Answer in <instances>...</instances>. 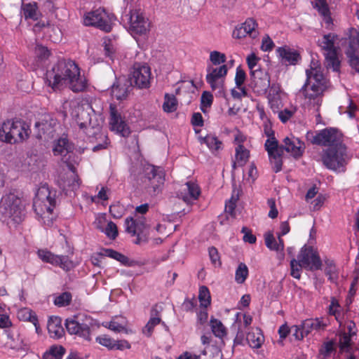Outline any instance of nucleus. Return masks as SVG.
Here are the masks:
<instances>
[{"instance_id": "54", "label": "nucleus", "mask_w": 359, "mask_h": 359, "mask_svg": "<svg viewBox=\"0 0 359 359\" xmlns=\"http://www.w3.org/2000/svg\"><path fill=\"white\" fill-rule=\"evenodd\" d=\"M208 254L212 264L215 266H220L222 265V262L220 260V257L218 252V250L215 247H210L208 248Z\"/></svg>"}, {"instance_id": "47", "label": "nucleus", "mask_w": 359, "mask_h": 359, "mask_svg": "<svg viewBox=\"0 0 359 359\" xmlns=\"http://www.w3.org/2000/svg\"><path fill=\"white\" fill-rule=\"evenodd\" d=\"M161 318L158 316H151L146 324L144 327L143 328V333L147 337H151L153 333L154 328L156 325H158L161 323Z\"/></svg>"}, {"instance_id": "56", "label": "nucleus", "mask_w": 359, "mask_h": 359, "mask_svg": "<svg viewBox=\"0 0 359 359\" xmlns=\"http://www.w3.org/2000/svg\"><path fill=\"white\" fill-rule=\"evenodd\" d=\"M35 54L39 60H45L48 58L50 55V52L47 47L41 45H37L35 48Z\"/></svg>"}, {"instance_id": "22", "label": "nucleus", "mask_w": 359, "mask_h": 359, "mask_svg": "<svg viewBox=\"0 0 359 359\" xmlns=\"http://www.w3.org/2000/svg\"><path fill=\"white\" fill-rule=\"evenodd\" d=\"M36 197L37 198L34 200L33 206L35 208V211L37 214H39V212H37L36 205L39 201L44 203L46 210L48 213H52L56 203L55 194L52 196L48 187H42V189H39L38 191Z\"/></svg>"}, {"instance_id": "49", "label": "nucleus", "mask_w": 359, "mask_h": 359, "mask_svg": "<svg viewBox=\"0 0 359 359\" xmlns=\"http://www.w3.org/2000/svg\"><path fill=\"white\" fill-rule=\"evenodd\" d=\"M335 351L334 342L333 341H328L324 342L319 349V354L322 355L324 358L330 356L331 353Z\"/></svg>"}, {"instance_id": "16", "label": "nucleus", "mask_w": 359, "mask_h": 359, "mask_svg": "<svg viewBox=\"0 0 359 359\" xmlns=\"http://www.w3.org/2000/svg\"><path fill=\"white\" fill-rule=\"evenodd\" d=\"M250 88L257 95H264L270 87V76L266 71L250 74Z\"/></svg>"}, {"instance_id": "63", "label": "nucleus", "mask_w": 359, "mask_h": 359, "mask_svg": "<svg viewBox=\"0 0 359 359\" xmlns=\"http://www.w3.org/2000/svg\"><path fill=\"white\" fill-rule=\"evenodd\" d=\"M274 47V43L269 35H266L262 41L261 49L263 51H271Z\"/></svg>"}, {"instance_id": "21", "label": "nucleus", "mask_w": 359, "mask_h": 359, "mask_svg": "<svg viewBox=\"0 0 359 359\" xmlns=\"http://www.w3.org/2000/svg\"><path fill=\"white\" fill-rule=\"evenodd\" d=\"M276 54L280 63L286 66L295 65L301 60L298 51L287 46L278 47L276 49Z\"/></svg>"}, {"instance_id": "58", "label": "nucleus", "mask_w": 359, "mask_h": 359, "mask_svg": "<svg viewBox=\"0 0 359 359\" xmlns=\"http://www.w3.org/2000/svg\"><path fill=\"white\" fill-rule=\"evenodd\" d=\"M264 240L266 246L271 250H274L276 248L277 241H276L272 232L269 231L264 234Z\"/></svg>"}, {"instance_id": "44", "label": "nucleus", "mask_w": 359, "mask_h": 359, "mask_svg": "<svg viewBox=\"0 0 359 359\" xmlns=\"http://www.w3.org/2000/svg\"><path fill=\"white\" fill-rule=\"evenodd\" d=\"M38 257L46 263L54 265L57 262L55 260L57 255L48 250L40 249L37 251Z\"/></svg>"}, {"instance_id": "46", "label": "nucleus", "mask_w": 359, "mask_h": 359, "mask_svg": "<svg viewBox=\"0 0 359 359\" xmlns=\"http://www.w3.org/2000/svg\"><path fill=\"white\" fill-rule=\"evenodd\" d=\"M55 266H60L65 271H69L73 267V263L67 255H57Z\"/></svg>"}, {"instance_id": "41", "label": "nucleus", "mask_w": 359, "mask_h": 359, "mask_svg": "<svg viewBox=\"0 0 359 359\" xmlns=\"http://www.w3.org/2000/svg\"><path fill=\"white\" fill-rule=\"evenodd\" d=\"M283 152H277L269 156L272 169L275 172H278L282 170L283 161L282 155Z\"/></svg>"}, {"instance_id": "35", "label": "nucleus", "mask_w": 359, "mask_h": 359, "mask_svg": "<svg viewBox=\"0 0 359 359\" xmlns=\"http://www.w3.org/2000/svg\"><path fill=\"white\" fill-rule=\"evenodd\" d=\"M96 228L101 232L105 233V235L110 239L114 240L118 236V229L114 222L110 221L107 223L106 228H103L99 224L96 225Z\"/></svg>"}, {"instance_id": "51", "label": "nucleus", "mask_w": 359, "mask_h": 359, "mask_svg": "<svg viewBox=\"0 0 359 359\" xmlns=\"http://www.w3.org/2000/svg\"><path fill=\"white\" fill-rule=\"evenodd\" d=\"M114 340L107 334H101L95 338V341L100 345L106 347L108 350L111 351L114 344Z\"/></svg>"}, {"instance_id": "8", "label": "nucleus", "mask_w": 359, "mask_h": 359, "mask_svg": "<svg viewBox=\"0 0 359 359\" xmlns=\"http://www.w3.org/2000/svg\"><path fill=\"white\" fill-rule=\"evenodd\" d=\"M27 131L28 126L25 122L8 120L3 123L0 128V140L11 144L22 142L28 137Z\"/></svg>"}, {"instance_id": "10", "label": "nucleus", "mask_w": 359, "mask_h": 359, "mask_svg": "<svg viewBox=\"0 0 359 359\" xmlns=\"http://www.w3.org/2000/svg\"><path fill=\"white\" fill-rule=\"evenodd\" d=\"M334 36L332 34H325L321 39H318V45L325 51L324 55L327 68L338 72L340 69V61L334 47Z\"/></svg>"}, {"instance_id": "12", "label": "nucleus", "mask_w": 359, "mask_h": 359, "mask_svg": "<svg viewBox=\"0 0 359 359\" xmlns=\"http://www.w3.org/2000/svg\"><path fill=\"white\" fill-rule=\"evenodd\" d=\"M57 121L50 115L44 117L35 123L36 137L44 142H48L53 139L56 135V126Z\"/></svg>"}, {"instance_id": "39", "label": "nucleus", "mask_w": 359, "mask_h": 359, "mask_svg": "<svg viewBox=\"0 0 359 359\" xmlns=\"http://www.w3.org/2000/svg\"><path fill=\"white\" fill-rule=\"evenodd\" d=\"M248 268L245 263L241 262L235 273V280L239 284L243 283L248 276Z\"/></svg>"}, {"instance_id": "50", "label": "nucleus", "mask_w": 359, "mask_h": 359, "mask_svg": "<svg viewBox=\"0 0 359 359\" xmlns=\"http://www.w3.org/2000/svg\"><path fill=\"white\" fill-rule=\"evenodd\" d=\"M302 267L304 266L301 264V262L298 259L297 260L294 258H292L290 261L291 276L294 278L300 279Z\"/></svg>"}, {"instance_id": "30", "label": "nucleus", "mask_w": 359, "mask_h": 359, "mask_svg": "<svg viewBox=\"0 0 359 359\" xmlns=\"http://www.w3.org/2000/svg\"><path fill=\"white\" fill-rule=\"evenodd\" d=\"M303 332H305V334L308 335L312 331H318L324 330L325 325L322 323L320 318L316 319H306L302 322Z\"/></svg>"}, {"instance_id": "38", "label": "nucleus", "mask_w": 359, "mask_h": 359, "mask_svg": "<svg viewBox=\"0 0 359 359\" xmlns=\"http://www.w3.org/2000/svg\"><path fill=\"white\" fill-rule=\"evenodd\" d=\"M250 156L249 151L243 144L236 148V158L239 165L243 166L248 161Z\"/></svg>"}, {"instance_id": "60", "label": "nucleus", "mask_w": 359, "mask_h": 359, "mask_svg": "<svg viewBox=\"0 0 359 359\" xmlns=\"http://www.w3.org/2000/svg\"><path fill=\"white\" fill-rule=\"evenodd\" d=\"M48 353L57 359H62L65 353V348L62 346H53Z\"/></svg>"}, {"instance_id": "13", "label": "nucleus", "mask_w": 359, "mask_h": 359, "mask_svg": "<svg viewBox=\"0 0 359 359\" xmlns=\"http://www.w3.org/2000/svg\"><path fill=\"white\" fill-rule=\"evenodd\" d=\"M91 321V318H87L86 322L81 323L79 317L74 316L66 319L65 327L69 334H76L87 341H90V326L92 325Z\"/></svg>"}, {"instance_id": "7", "label": "nucleus", "mask_w": 359, "mask_h": 359, "mask_svg": "<svg viewBox=\"0 0 359 359\" xmlns=\"http://www.w3.org/2000/svg\"><path fill=\"white\" fill-rule=\"evenodd\" d=\"M116 20L114 14L107 12L103 8H99L85 13L83 24L86 26L95 27L104 32H110Z\"/></svg>"}, {"instance_id": "33", "label": "nucleus", "mask_w": 359, "mask_h": 359, "mask_svg": "<svg viewBox=\"0 0 359 359\" xmlns=\"http://www.w3.org/2000/svg\"><path fill=\"white\" fill-rule=\"evenodd\" d=\"M210 327L212 333L215 337L220 339L223 338L226 334V328L219 320L211 318L210 321Z\"/></svg>"}, {"instance_id": "61", "label": "nucleus", "mask_w": 359, "mask_h": 359, "mask_svg": "<svg viewBox=\"0 0 359 359\" xmlns=\"http://www.w3.org/2000/svg\"><path fill=\"white\" fill-rule=\"evenodd\" d=\"M290 332H292V335L297 340H302L306 336L305 332H303L302 323L300 325H293L290 327Z\"/></svg>"}, {"instance_id": "37", "label": "nucleus", "mask_w": 359, "mask_h": 359, "mask_svg": "<svg viewBox=\"0 0 359 359\" xmlns=\"http://www.w3.org/2000/svg\"><path fill=\"white\" fill-rule=\"evenodd\" d=\"M18 318L20 320L29 321L32 323L36 327L38 324V318L32 310L22 309L18 312Z\"/></svg>"}, {"instance_id": "17", "label": "nucleus", "mask_w": 359, "mask_h": 359, "mask_svg": "<svg viewBox=\"0 0 359 359\" xmlns=\"http://www.w3.org/2000/svg\"><path fill=\"white\" fill-rule=\"evenodd\" d=\"M109 126L111 130L116 131L123 137H128L130 134V130L122 117L116 107L112 104L109 106Z\"/></svg>"}, {"instance_id": "6", "label": "nucleus", "mask_w": 359, "mask_h": 359, "mask_svg": "<svg viewBox=\"0 0 359 359\" xmlns=\"http://www.w3.org/2000/svg\"><path fill=\"white\" fill-rule=\"evenodd\" d=\"M306 138L312 144L323 147H332L344 144L343 135L337 128H325L316 132L308 131Z\"/></svg>"}, {"instance_id": "31", "label": "nucleus", "mask_w": 359, "mask_h": 359, "mask_svg": "<svg viewBox=\"0 0 359 359\" xmlns=\"http://www.w3.org/2000/svg\"><path fill=\"white\" fill-rule=\"evenodd\" d=\"M102 255L105 257H108L112 258L115 260H117L124 266H133L132 262L130 261V259H128V257H126V255H124L113 249H111V248L103 249V253Z\"/></svg>"}, {"instance_id": "62", "label": "nucleus", "mask_w": 359, "mask_h": 359, "mask_svg": "<svg viewBox=\"0 0 359 359\" xmlns=\"http://www.w3.org/2000/svg\"><path fill=\"white\" fill-rule=\"evenodd\" d=\"M241 233H244L243 239L245 242L250 244H253L256 242V236L252 233L251 231L248 227L243 226L241 229Z\"/></svg>"}, {"instance_id": "20", "label": "nucleus", "mask_w": 359, "mask_h": 359, "mask_svg": "<svg viewBox=\"0 0 359 359\" xmlns=\"http://www.w3.org/2000/svg\"><path fill=\"white\" fill-rule=\"evenodd\" d=\"M257 27V22L253 18H248L243 23L236 27L232 36L236 39H243L249 35L252 39H255L258 35Z\"/></svg>"}, {"instance_id": "40", "label": "nucleus", "mask_w": 359, "mask_h": 359, "mask_svg": "<svg viewBox=\"0 0 359 359\" xmlns=\"http://www.w3.org/2000/svg\"><path fill=\"white\" fill-rule=\"evenodd\" d=\"M198 299L201 306L207 308L210 305L211 297L208 287L205 285L200 287Z\"/></svg>"}, {"instance_id": "14", "label": "nucleus", "mask_w": 359, "mask_h": 359, "mask_svg": "<svg viewBox=\"0 0 359 359\" xmlns=\"http://www.w3.org/2000/svg\"><path fill=\"white\" fill-rule=\"evenodd\" d=\"M297 259L304 268L310 271H316L321 269L322 262L318 252L311 246L304 245L302 248Z\"/></svg>"}, {"instance_id": "42", "label": "nucleus", "mask_w": 359, "mask_h": 359, "mask_svg": "<svg viewBox=\"0 0 359 359\" xmlns=\"http://www.w3.org/2000/svg\"><path fill=\"white\" fill-rule=\"evenodd\" d=\"M314 8H316L318 13L323 17L325 23L330 24L332 22V20L330 15V11L327 3L315 4Z\"/></svg>"}, {"instance_id": "57", "label": "nucleus", "mask_w": 359, "mask_h": 359, "mask_svg": "<svg viewBox=\"0 0 359 359\" xmlns=\"http://www.w3.org/2000/svg\"><path fill=\"white\" fill-rule=\"evenodd\" d=\"M125 225L126 232L130 233L132 236H135L137 233L136 221L133 217L126 218Z\"/></svg>"}, {"instance_id": "28", "label": "nucleus", "mask_w": 359, "mask_h": 359, "mask_svg": "<svg viewBox=\"0 0 359 359\" xmlns=\"http://www.w3.org/2000/svg\"><path fill=\"white\" fill-rule=\"evenodd\" d=\"M245 339L250 347L258 348L261 347L264 342V335L262 333V330L256 327L247 333Z\"/></svg>"}, {"instance_id": "29", "label": "nucleus", "mask_w": 359, "mask_h": 359, "mask_svg": "<svg viewBox=\"0 0 359 359\" xmlns=\"http://www.w3.org/2000/svg\"><path fill=\"white\" fill-rule=\"evenodd\" d=\"M183 191L184 194L182 195V198L186 203L196 200L201 194L198 186L191 182H187L185 184Z\"/></svg>"}, {"instance_id": "9", "label": "nucleus", "mask_w": 359, "mask_h": 359, "mask_svg": "<svg viewBox=\"0 0 359 359\" xmlns=\"http://www.w3.org/2000/svg\"><path fill=\"white\" fill-rule=\"evenodd\" d=\"M123 21L129 25V32L133 37L146 36L150 29V23L140 9H130L129 13L122 17Z\"/></svg>"}, {"instance_id": "52", "label": "nucleus", "mask_w": 359, "mask_h": 359, "mask_svg": "<svg viewBox=\"0 0 359 359\" xmlns=\"http://www.w3.org/2000/svg\"><path fill=\"white\" fill-rule=\"evenodd\" d=\"M226 57L224 53H222L217 50L210 52V60L214 65H219L221 64L224 65L226 62Z\"/></svg>"}, {"instance_id": "23", "label": "nucleus", "mask_w": 359, "mask_h": 359, "mask_svg": "<svg viewBox=\"0 0 359 359\" xmlns=\"http://www.w3.org/2000/svg\"><path fill=\"white\" fill-rule=\"evenodd\" d=\"M74 149V144L69 142L67 137L64 136L55 141L53 146V153L54 156H60L62 157V159H64L67 154L72 153Z\"/></svg>"}, {"instance_id": "24", "label": "nucleus", "mask_w": 359, "mask_h": 359, "mask_svg": "<svg viewBox=\"0 0 359 359\" xmlns=\"http://www.w3.org/2000/svg\"><path fill=\"white\" fill-rule=\"evenodd\" d=\"M4 334L6 336L8 341L6 345L11 349L17 351H25L28 348V345L25 342L19 333L15 334L11 330H5Z\"/></svg>"}, {"instance_id": "3", "label": "nucleus", "mask_w": 359, "mask_h": 359, "mask_svg": "<svg viewBox=\"0 0 359 359\" xmlns=\"http://www.w3.org/2000/svg\"><path fill=\"white\" fill-rule=\"evenodd\" d=\"M306 80L300 92L304 97L319 107L321 104V96L327 90L329 81L323 74L320 67H311L306 70Z\"/></svg>"}, {"instance_id": "5", "label": "nucleus", "mask_w": 359, "mask_h": 359, "mask_svg": "<svg viewBox=\"0 0 359 359\" xmlns=\"http://www.w3.org/2000/svg\"><path fill=\"white\" fill-rule=\"evenodd\" d=\"M24 207L21 199L15 194L9 193L0 200V215L4 220L11 219L15 224H20L25 217Z\"/></svg>"}, {"instance_id": "45", "label": "nucleus", "mask_w": 359, "mask_h": 359, "mask_svg": "<svg viewBox=\"0 0 359 359\" xmlns=\"http://www.w3.org/2000/svg\"><path fill=\"white\" fill-rule=\"evenodd\" d=\"M247 64L248 66V68L250 69V74H252V72H259L260 71H262L260 68V67L258 65V61L259 60V58L256 56L255 53H251L247 57Z\"/></svg>"}, {"instance_id": "59", "label": "nucleus", "mask_w": 359, "mask_h": 359, "mask_svg": "<svg viewBox=\"0 0 359 359\" xmlns=\"http://www.w3.org/2000/svg\"><path fill=\"white\" fill-rule=\"evenodd\" d=\"M325 274L329 276V279L334 282L337 278L336 266L333 262L327 263V266L325 268Z\"/></svg>"}, {"instance_id": "1", "label": "nucleus", "mask_w": 359, "mask_h": 359, "mask_svg": "<svg viewBox=\"0 0 359 359\" xmlns=\"http://www.w3.org/2000/svg\"><path fill=\"white\" fill-rule=\"evenodd\" d=\"M44 79L53 90L67 86L74 93H81L88 86V81L81 74V68L72 60H59L46 72Z\"/></svg>"}, {"instance_id": "36", "label": "nucleus", "mask_w": 359, "mask_h": 359, "mask_svg": "<svg viewBox=\"0 0 359 359\" xmlns=\"http://www.w3.org/2000/svg\"><path fill=\"white\" fill-rule=\"evenodd\" d=\"M177 101L174 95H165V100L163 104V109L167 113H171L177 110Z\"/></svg>"}, {"instance_id": "19", "label": "nucleus", "mask_w": 359, "mask_h": 359, "mask_svg": "<svg viewBox=\"0 0 359 359\" xmlns=\"http://www.w3.org/2000/svg\"><path fill=\"white\" fill-rule=\"evenodd\" d=\"M132 89L131 81L126 78H119L111 86L110 94L117 100H123L126 99Z\"/></svg>"}, {"instance_id": "34", "label": "nucleus", "mask_w": 359, "mask_h": 359, "mask_svg": "<svg viewBox=\"0 0 359 359\" xmlns=\"http://www.w3.org/2000/svg\"><path fill=\"white\" fill-rule=\"evenodd\" d=\"M265 149L267 151L269 156L277 152H283V145L279 146L278 140L275 136L268 138L264 144Z\"/></svg>"}, {"instance_id": "4", "label": "nucleus", "mask_w": 359, "mask_h": 359, "mask_svg": "<svg viewBox=\"0 0 359 359\" xmlns=\"http://www.w3.org/2000/svg\"><path fill=\"white\" fill-rule=\"evenodd\" d=\"M321 160L327 169L337 172H344L348 161L346 145L339 144L323 149Z\"/></svg>"}, {"instance_id": "25", "label": "nucleus", "mask_w": 359, "mask_h": 359, "mask_svg": "<svg viewBox=\"0 0 359 359\" xmlns=\"http://www.w3.org/2000/svg\"><path fill=\"white\" fill-rule=\"evenodd\" d=\"M47 328L50 336L53 338L60 339L65 334L64 328L62 326V319L57 316L50 318Z\"/></svg>"}, {"instance_id": "43", "label": "nucleus", "mask_w": 359, "mask_h": 359, "mask_svg": "<svg viewBox=\"0 0 359 359\" xmlns=\"http://www.w3.org/2000/svg\"><path fill=\"white\" fill-rule=\"evenodd\" d=\"M72 295L69 292H64L56 297L54 299V304L60 307L66 306L70 304Z\"/></svg>"}, {"instance_id": "15", "label": "nucleus", "mask_w": 359, "mask_h": 359, "mask_svg": "<svg viewBox=\"0 0 359 359\" xmlns=\"http://www.w3.org/2000/svg\"><path fill=\"white\" fill-rule=\"evenodd\" d=\"M359 32L349 36L348 46L345 51L347 62L351 67L352 74H359Z\"/></svg>"}, {"instance_id": "64", "label": "nucleus", "mask_w": 359, "mask_h": 359, "mask_svg": "<svg viewBox=\"0 0 359 359\" xmlns=\"http://www.w3.org/2000/svg\"><path fill=\"white\" fill-rule=\"evenodd\" d=\"M197 302L194 297L192 299L186 298L182 303V309L185 311H191L196 306Z\"/></svg>"}, {"instance_id": "11", "label": "nucleus", "mask_w": 359, "mask_h": 359, "mask_svg": "<svg viewBox=\"0 0 359 359\" xmlns=\"http://www.w3.org/2000/svg\"><path fill=\"white\" fill-rule=\"evenodd\" d=\"M151 73L149 66L146 63L135 62L133 65L131 77L128 79L131 85L138 88H148L150 87Z\"/></svg>"}, {"instance_id": "2", "label": "nucleus", "mask_w": 359, "mask_h": 359, "mask_svg": "<svg viewBox=\"0 0 359 359\" xmlns=\"http://www.w3.org/2000/svg\"><path fill=\"white\" fill-rule=\"evenodd\" d=\"M165 177V170L160 166L135 164L130 168V180L151 196H157L162 191Z\"/></svg>"}, {"instance_id": "27", "label": "nucleus", "mask_w": 359, "mask_h": 359, "mask_svg": "<svg viewBox=\"0 0 359 359\" xmlns=\"http://www.w3.org/2000/svg\"><path fill=\"white\" fill-rule=\"evenodd\" d=\"M72 174L67 176L62 182V189L66 194L68 192L76 191L80 187L81 181L78 175L75 172V168L72 166Z\"/></svg>"}, {"instance_id": "26", "label": "nucleus", "mask_w": 359, "mask_h": 359, "mask_svg": "<svg viewBox=\"0 0 359 359\" xmlns=\"http://www.w3.org/2000/svg\"><path fill=\"white\" fill-rule=\"evenodd\" d=\"M283 142V151H286L290 153L294 158H299L302 155L304 149L302 147L301 142L298 138L291 140L289 137H285Z\"/></svg>"}, {"instance_id": "53", "label": "nucleus", "mask_w": 359, "mask_h": 359, "mask_svg": "<svg viewBox=\"0 0 359 359\" xmlns=\"http://www.w3.org/2000/svg\"><path fill=\"white\" fill-rule=\"evenodd\" d=\"M213 101V96L212 95L208 92L204 91L201 97V109L203 112H205V107H210Z\"/></svg>"}, {"instance_id": "55", "label": "nucleus", "mask_w": 359, "mask_h": 359, "mask_svg": "<svg viewBox=\"0 0 359 359\" xmlns=\"http://www.w3.org/2000/svg\"><path fill=\"white\" fill-rule=\"evenodd\" d=\"M245 79L246 74L245 71L242 69L241 65L237 67L234 79L236 87H241L242 85H243Z\"/></svg>"}, {"instance_id": "48", "label": "nucleus", "mask_w": 359, "mask_h": 359, "mask_svg": "<svg viewBox=\"0 0 359 359\" xmlns=\"http://www.w3.org/2000/svg\"><path fill=\"white\" fill-rule=\"evenodd\" d=\"M352 335L346 332L342 333L339 336V348L341 351H348L351 344Z\"/></svg>"}, {"instance_id": "32", "label": "nucleus", "mask_w": 359, "mask_h": 359, "mask_svg": "<svg viewBox=\"0 0 359 359\" xmlns=\"http://www.w3.org/2000/svg\"><path fill=\"white\" fill-rule=\"evenodd\" d=\"M200 142L201 143L205 144L212 153L218 151L222 149V142L214 135H208L205 137H200Z\"/></svg>"}, {"instance_id": "18", "label": "nucleus", "mask_w": 359, "mask_h": 359, "mask_svg": "<svg viewBox=\"0 0 359 359\" xmlns=\"http://www.w3.org/2000/svg\"><path fill=\"white\" fill-rule=\"evenodd\" d=\"M228 68L226 65H222L216 68L208 66L205 80L212 90H215L222 87L223 79L226 76Z\"/></svg>"}]
</instances>
